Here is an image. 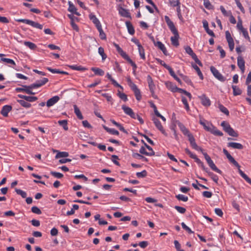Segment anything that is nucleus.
Returning <instances> with one entry per match:
<instances>
[{"label": "nucleus", "mask_w": 251, "mask_h": 251, "mask_svg": "<svg viewBox=\"0 0 251 251\" xmlns=\"http://www.w3.org/2000/svg\"><path fill=\"white\" fill-rule=\"evenodd\" d=\"M15 190L16 193L20 195L23 198H25L26 197L27 194L25 191L18 188H15Z\"/></svg>", "instance_id": "obj_46"}, {"label": "nucleus", "mask_w": 251, "mask_h": 251, "mask_svg": "<svg viewBox=\"0 0 251 251\" xmlns=\"http://www.w3.org/2000/svg\"><path fill=\"white\" fill-rule=\"evenodd\" d=\"M98 52L99 54L101 56L102 60H104L107 57V56L104 53L103 48L101 47H99L98 49Z\"/></svg>", "instance_id": "obj_47"}, {"label": "nucleus", "mask_w": 251, "mask_h": 251, "mask_svg": "<svg viewBox=\"0 0 251 251\" xmlns=\"http://www.w3.org/2000/svg\"><path fill=\"white\" fill-rule=\"evenodd\" d=\"M237 65L242 72L245 71V61L244 59L241 56L237 57Z\"/></svg>", "instance_id": "obj_21"}, {"label": "nucleus", "mask_w": 251, "mask_h": 251, "mask_svg": "<svg viewBox=\"0 0 251 251\" xmlns=\"http://www.w3.org/2000/svg\"><path fill=\"white\" fill-rule=\"evenodd\" d=\"M178 126L182 132V133L187 137H188L189 135H191L192 133L190 132L189 129L186 127V126L182 123H179L178 124Z\"/></svg>", "instance_id": "obj_17"}, {"label": "nucleus", "mask_w": 251, "mask_h": 251, "mask_svg": "<svg viewBox=\"0 0 251 251\" xmlns=\"http://www.w3.org/2000/svg\"><path fill=\"white\" fill-rule=\"evenodd\" d=\"M176 92H178L179 93H183L184 94H185L186 96H187L189 100H191V99H192V95L190 93L186 91V90L183 89H181V88H177V89H176Z\"/></svg>", "instance_id": "obj_41"}, {"label": "nucleus", "mask_w": 251, "mask_h": 251, "mask_svg": "<svg viewBox=\"0 0 251 251\" xmlns=\"http://www.w3.org/2000/svg\"><path fill=\"white\" fill-rule=\"evenodd\" d=\"M74 112L76 115L78 119L80 120H82L83 119V117L81 113V111H80L78 107L76 105H74Z\"/></svg>", "instance_id": "obj_31"}, {"label": "nucleus", "mask_w": 251, "mask_h": 251, "mask_svg": "<svg viewBox=\"0 0 251 251\" xmlns=\"http://www.w3.org/2000/svg\"><path fill=\"white\" fill-rule=\"evenodd\" d=\"M17 102L19 103L22 106L25 108H29L31 107V105L30 103L28 102L26 100H18Z\"/></svg>", "instance_id": "obj_40"}, {"label": "nucleus", "mask_w": 251, "mask_h": 251, "mask_svg": "<svg viewBox=\"0 0 251 251\" xmlns=\"http://www.w3.org/2000/svg\"><path fill=\"white\" fill-rule=\"evenodd\" d=\"M192 66L196 70L201 79L202 80L203 79V75L199 67L196 64L194 63L192 64Z\"/></svg>", "instance_id": "obj_36"}, {"label": "nucleus", "mask_w": 251, "mask_h": 251, "mask_svg": "<svg viewBox=\"0 0 251 251\" xmlns=\"http://www.w3.org/2000/svg\"><path fill=\"white\" fill-rule=\"evenodd\" d=\"M103 128L108 133L112 135H118L119 134V132L118 130L110 128L106 126H103Z\"/></svg>", "instance_id": "obj_32"}, {"label": "nucleus", "mask_w": 251, "mask_h": 251, "mask_svg": "<svg viewBox=\"0 0 251 251\" xmlns=\"http://www.w3.org/2000/svg\"><path fill=\"white\" fill-rule=\"evenodd\" d=\"M237 28L240 31L244 29L242 25V21L240 18L239 17L238 21L237 24Z\"/></svg>", "instance_id": "obj_63"}, {"label": "nucleus", "mask_w": 251, "mask_h": 251, "mask_svg": "<svg viewBox=\"0 0 251 251\" xmlns=\"http://www.w3.org/2000/svg\"><path fill=\"white\" fill-rule=\"evenodd\" d=\"M126 25L129 34L133 35L135 33V30L131 23L129 21H126Z\"/></svg>", "instance_id": "obj_28"}, {"label": "nucleus", "mask_w": 251, "mask_h": 251, "mask_svg": "<svg viewBox=\"0 0 251 251\" xmlns=\"http://www.w3.org/2000/svg\"><path fill=\"white\" fill-rule=\"evenodd\" d=\"M69 68L73 70L84 71L86 69L82 66H78L77 65H72L69 66Z\"/></svg>", "instance_id": "obj_34"}, {"label": "nucleus", "mask_w": 251, "mask_h": 251, "mask_svg": "<svg viewBox=\"0 0 251 251\" xmlns=\"http://www.w3.org/2000/svg\"><path fill=\"white\" fill-rule=\"evenodd\" d=\"M182 79L188 84L191 85L192 82L191 79L186 75H183L182 74L180 75Z\"/></svg>", "instance_id": "obj_58"}, {"label": "nucleus", "mask_w": 251, "mask_h": 251, "mask_svg": "<svg viewBox=\"0 0 251 251\" xmlns=\"http://www.w3.org/2000/svg\"><path fill=\"white\" fill-rule=\"evenodd\" d=\"M139 152L141 154L146 155L147 156H151V154L149 153L148 151H146L145 147L144 146H142L140 148L139 150Z\"/></svg>", "instance_id": "obj_54"}, {"label": "nucleus", "mask_w": 251, "mask_h": 251, "mask_svg": "<svg viewBox=\"0 0 251 251\" xmlns=\"http://www.w3.org/2000/svg\"><path fill=\"white\" fill-rule=\"evenodd\" d=\"M138 51H139L140 57L142 59L145 60L146 57H145V50H144V48L142 47V46H141L138 47Z\"/></svg>", "instance_id": "obj_44"}, {"label": "nucleus", "mask_w": 251, "mask_h": 251, "mask_svg": "<svg viewBox=\"0 0 251 251\" xmlns=\"http://www.w3.org/2000/svg\"><path fill=\"white\" fill-rule=\"evenodd\" d=\"M1 60L3 62H4L7 64H12L13 65H16L15 62L14 61L10 58H1Z\"/></svg>", "instance_id": "obj_55"}, {"label": "nucleus", "mask_w": 251, "mask_h": 251, "mask_svg": "<svg viewBox=\"0 0 251 251\" xmlns=\"http://www.w3.org/2000/svg\"><path fill=\"white\" fill-rule=\"evenodd\" d=\"M165 85L167 87V88L171 90L173 92H176L177 87L176 85H175L174 83H173L171 82L167 81L165 82Z\"/></svg>", "instance_id": "obj_25"}, {"label": "nucleus", "mask_w": 251, "mask_h": 251, "mask_svg": "<svg viewBox=\"0 0 251 251\" xmlns=\"http://www.w3.org/2000/svg\"><path fill=\"white\" fill-rule=\"evenodd\" d=\"M122 109L126 114L132 118H135V113L131 108L125 105H123L122 106Z\"/></svg>", "instance_id": "obj_10"}, {"label": "nucleus", "mask_w": 251, "mask_h": 251, "mask_svg": "<svg viewBox=\"0 0 251 251\" xmlns=\"http://www.w3.org/2000/svg\"><path fill=\"white\" fill-rule=\"evenodd\" d=\"M232 88L233 89V94L234 96H238L242 94V90L237 86L235 85H232Z\"/></svg>", "instance_id": "obj_38"}, {"label": "nucleus", "mask_w": 251, "mask_h": 251, "mask_svg": "<svg viewBox=\"0 0 251 251\" xmlns=\"http://www.w3.org/2000/svg\"><path fill=\"white\" fill-rule=\"evenodd\" d=\"M24 45L31 50H34L36 48V45L35 44L30 42H25Z\"/></svg>", "instance_id": "obj_52"}, {"label": "nucleus", "mask_w": 251, "mask_h": 251, "mask_svg": "<svg viewBox=\"0 0 251 251\" xmlns=\"http://www.w3.org/2000/svg\"><path fill=\"white\" fill-rule=\"evenodd\" d=\"M203 154L204 156L205 159L206 160L207 164H208L210 168L213 171H215L216 172L220 174H222V171H221L216 167V166L215 165L214 163L211 159L210 157L207 154V153L206 152H204L203 153Z\"/></svg>", "instance_id": "obj_4"}, {"label": "nucleus", "mask_w": 251, "mask_h": 251, "mask_svg": "<svg viewBox=\"0 0 251 251\" xmlns=\"http://www.w3.org/2000/svg\"><path fill=\"white\" fill-rule=\"evenodd\" d=\"M147 82L148 83L149 89L151 92H153V90H155V86L153 83V80L151 78V77L148 75L147 76Z\"/></svg>", "instance_id": "obj_18"}, {"label": "nucleus", "mask_w": 251, "mask_h": 251, "mask_svg": "<svg viewBox=\"0 0 251 251\" xmlns=\"http://www.w3.org/2000/svg\"><path fill=\"white\" fill-rule=\"evenodd\" d=\"M190 145L191 146V147H192V148L195 149V150L202 151V149L197 145L195 141H193V142L190 143Z\"/></svg>", "instance_id": "obj_60"}, {"label": "nucleus", "mask_w": 251, "mask_h": 251, "mask_svg": "<svg viewBox=\"0 0 251 251\" xmlns=\"http://www.w3.org/2000/svg\"><path fill=\"white\" fill-rule=\"evenodd\" d=\"M90 18L92 21L93 23L95 25L97 28L99 26H101V24L98 19L94 15H90Z\"/></svg>", "instance_id": "obj_30"}, {"label": "nucleus", "mask_w": 251, "mask_h": 251, "mask_svg": "<svg viewBox=\"0 0 251 251\" xmlns=\"http://www.w3.org/2000/svg\"><path fill=\"white\" fill-rule=\"evenodd\" d=\"M200 124L203 126L204 129L213 134L214 135L222 136L223 133L220 130H218L210 122L201 118L199 121Z\"/></svg>", "instance_id": "obj_2"}, {"label": "nucleus", "mask_w": 251, "mask_h": 251, "mask_svg": "<svg viewBox=\"0 0 251 251\" xmlns=\"http://www.w3.org/2000/svg\"><path fill=\"white\" fill-rule=\"evenodd\" d=\"M174 245L175 247L177 250V251H184L183 250L181 249V245L177 240L174 241Z\"/></svg>", "instance_id": "obj_61"}, {"label": "nucleus", "mask_w": 251, "mask_h": 251, "mask_svg": "<svg viewBox=\"0 0 251 251\" xmlns=\"http://www.w3.org/2000/svg\"><path fill=\"white\" fill-rule=\"evenodd\" d=\"M68 4H69L68 11L72 13H74V14L77 15V16H79L80 15L79 13L77 12L76 8H75V6L73 4V3L71 1H69Z\"/></svg>", "instance_id": "obj_27"}, {"label": "nucleus", "mask_w": 251, "mask_h": 251, "mask_svg": "<svg viewBox=\"0 0 251 251\" xmlns=\"http://www.w3.org/2000/svg\"><path fill=\"white\" fill-rule=\"evenodd\" d=\"M136 175L138 178H143L147 176V172L146 170H143L141 172L136 173Z\"/></svg>", "instance_id": "obj_56"}, {"label": "nucleus", "mask_w": 251, "mask_h": 251, "mask_svg": "<svg viewBox=\"0 0 251 251\" xmlns=\"http://www.w3.org/2000/svg\"><path fill=\"white\" fill-rule=\"evenodd\" d=\"M49 80L47 78L44 77L41 79L37 80L35 83H33L32 85L34 89L39 88L48 82Z\"/></svg>", "instance_id": "obj_14"}, {"label": "nucleus", "mask_w": 251, "mask_h": 251, "mask_svg": "<svg viewBox=\"0 0 251 251\" xmlns=\"http://www.w3.org/2000/svg\"><path fill=\"white\" fill-rule=\"evenodd\" d=\"M199 99L201 101V104L204 106H209L211 105V101L210 99L206 96L205 94L199 96Z\"/></svg>", "instance_id": "obj_11"}, {"label": "nucleus", "mask_w": 251, "mask_h": 251, "mask_svg": "<svg viewBox=\"0 0 251 251\" xmlns=\"http://www.w3.org/2000/svg\"><path fill=\"white\" fill-rule=\"evenodd\" d=\"M118 10L119 14L124 17L128 18L131 19V17L129 11L127 9H126L123 8L121 6H119L118 8Z\"/></svg>", "instance_id": "obj_13"}, {"label": "nucleus", "mask_w": 251, "mask_h": 251, "mask_svg": "<svg viewBox=\"0 0 251 251\" xmlns=\"http://www.w3.org/2000/svg\"><path fill=\"white\" fill-rule=\"evenodd\" d=\"M169 3L173 7H176L178 5H180L179 0H169Z\"/></svg>", "instance_id": "obj_57"}, {"label": "nucleus", "mask_w": 251, "mask_h": 251, "mask_svg": "<svg viewBox=\"0 0 251 251\" xmlns=\"http://www.w3.org/2000/svg\"><path fill=\"white\" fill-rule=\"evenodd\" d=\"M152 121L156 127L158 128V129L164 135L167 136V134L164 129L163 127L162 126L160 121L158 119L155 118H153L152 119Z\"/></svg>", "instance_id": "obj_12"}, {"label": "nucleus", "mask_w": 251, "mask_h": 251, "mask_svg": "<svg viewBox=\"0 0 251 251\" xmlns=\"http://www.w3.org/2000/svg\"><path fill=\"white\" fill-rule=\"evenodd\" d=\"M218 108L222 112L224 113L226 115H229V111L228 109L223 105L221 103H219Z\"/></svg>", "instance_id": "obj_42"}, {"label": "nucleus", "mask_w": 251, "mask_h": 251, "mask_svg": "<svg viewBox=\"0 0 251 251\" xmlns=\"http://www.w3.org/2000/svg\"><path fill=\"white\" fill-rule=\"evenodd\" d=\"M18 97L21 99H23L29 102H33L36 101L37 100V98L36 97L32 96H27L19 94L18 95Z\"/></svg>", "instance_id": "obj_19"}, {"label": "nucleus", "mask_w": 251, "mask_h": 251, "mask_svg": "<svg viewBox=\"0 0 251 251\" xmlns=\"http://www.w3.org/2000/svg\"><path fill=\"white\" fill-rule=\"evenodd\" d=\"M31 211L36 214L40 215L42 213L41 210L37 206H34L31 208Z\"/></svg>", "instance_id": "obj_59"}, {"label": "nucleus", "mask_w": 251, "mask_h": 251, "mask_svg": "<svg viewBox=\"0 0 251 251\" xmlns=\"http://www.w3.org/2000/svg\"><path fill=\"white\" fill-rule=\"evenodd\" d=\"M186 52L190 55L192 58L194 60L195 62L199 66H202V64L201 61L198 59L196 54L193 52L191 48L189 46H187L185 48Z\"/></svg>", "instance_id": "obj_7"}, {"label": "nucleus", "mask_w": 251, "mask_h": 251, "mask_svg": "<svg viewBox=\"0 0 251 251\" xmlns=\"http://www.w3.org/2000/svg\"><path fill=\"white\" fill-rule=\"evenodd\" d=\"M207 174L209 176H210L211 178L216 183H218V180H219V177L218 176L213 173L212 172L208 171L207 172Z\"/></svg>", "instance_id": "obj_43"}, {"label": "nucleus", "mask_w": 251, "mask_h": 251, "mask_svg": "<svg viewBox=\"0 0 251 251\" xmlns=\"http://www.w3.org/2000/svg\"><path fill=\"white\" fill-rule=\"evenodd\" d=\"M154 45L155 47H157L158 49H159L164 53V55H167V50L165 46V45L160 41H157L155 42L153 40Z\"/></svg>", "instance_id": "obj_15"}, {"label": "nucleus", "mask_w": 251, "mask_h": 251, "mask_svg": "<svg viewBox=\"0 0 251 251\" xmlns=\"http://www.w3.org/2000/svg\"><path fill=\"white\" fill-rule=\"evenodd\" d=\"M91 70L95 73V75H99L100 76H102L104 73V71L99 68H92Z\"/></svg>", "instance_id": "obj_37"}, {"label": "nucleus", "mask_w": 251, "mask_h": 251, "mask_svg": "<svg viewBox=\"0 0 251 251\" xmlns=\"http://www.w3.org/2000/svg\"><path fill=\"white\" fill-rule=\"evenodd\" d=\"M210 71L215 77L218 79L219 81L224 82L226 80V78L214 67L211 66L210 67Z\"/></svg>", "instance_id": "obj_8"}, {"label": "nucleus", "mask_w": 251, "mask_h": 251, "mask_svg": "<svg viewBox=\"0 0 251 251\" xmlns=\"http://www.w3.org/2000/svg\"><path fill=\"white\" fill-rule=\"evenodd\" d=\"M34 89L32 84L29 86L23 85L22 87H17L15 89L17 92H25L26 93L30 95H34L35 93L32 91Z\"/></svg>", "instance_id": "obj_6"}, {"label": "nucleus", "mask_w": 251, "mask_h": 251, "mask_svg": "<svg viewBox=\"0 0 251 251\" xmlns=\"http://www.w3.org/2000/svg\"><path fill=\"white\" fill-rule=\"evenodd\" d=\"M175 208L180 213L183 214L186 211V209L179 206H175Z\"/></svg>", "instance_id": "obj_62"}, {"label": "nucleus", "mask_w": 251, "mask_h": 251, "mask_svg": "<svg viewBox=\"0 0 251 251\" xmlns=\"http://www.w3.org/2000/svg\"><path fill=\"white\" fill-rule=\"evenodd\" d=\"M69 156V153L67 152L66 151H62V152H58L56 156L55 157L56 158H62V157H66Z\"/></svg>", "instance_id": "obj_53"}, {"label": "nucleus", "mask_w": 251, "mask_h": 251, "mask_svg": "<svg viewBox=\"0 0 251 251\" xmlns=\"http://www.w3.org/2000/svg\"><path fill=\"white\" fill-rule=\"evenodd\" d=\"M58 124L62 126L65 130H68V121L66 120H60L58 121Z\"/></svg>", "instance_id": "obj_39"}, {"label": "nucleus", "mask_w": 251, "mask_h": 251, "mask_svg": "<svg viewBox=\"0 0 251 251\" xmlns=\"http://www.w3.org/2000/svg\"><path fill=\"white\" fill-rule=\"evenodd\" d=\"M47 70L52 74H61L63 75H68V73L66 72L60 71L58 69H52L50 67H48Z\"/></svg>", "instance_id": "obj_33"}, {"label": "nucleus", "mask_w": 251, "mask_h": 251, "mask_svg": "<svg viewBox=\"0 0 251 251\" xmlns=\"http://www.w3.org/2000/svg\"><path fill=\"white\" fill-rule=\"evenodd\" d=\"M181 101L183 104L184 105L185 109L188 111L190 110L189 104L188 103L187 100L185 97L184 96L181 97Z\"/></svg>", "instance_id": "obj_50"}, {"label": "nucleus", "mask_w": 251, "mask_h": 251, "mask_svg": "<svg viewBox=\"0 0 251 251\" xmlns=\"http://www.w3.org/2000/svg\"><path fill=\"white\" fill-rule=\"evenodd\" d=\"M106 76L108 79H109L111 81L112 83L114 85V86L119 87L122 90H123V86H122L119 83H118V82L114 78H112V77L111 76V75L109 73H107L106 74Z\"/></svg>", "instance_id": "obj_24"}, {"label": "nucleus", "mask_w": 251, "mask_h": 251, "mask_svg": "<svg viewBox=\"0 0 251 251\" xmlns=\"http://www.w3.org/2000/svg\"><path fill=\"white\" fill-rule=\"evenodd\" d=\"M202 24L203 26L207 33L209 35L211 36L212 37H215V34L213 32V31L210 30L208 27V22L206 20H204L202 21Z\"/></svg>", "instance_id": "obj_22"}, {"label": "nucleus", "mask_w": 251, "mask_h": 251, "mask_svg": "<svg viewBox=\"0 0 251 251\" xmlns=\"http://www.w3.org/2000/svg\"><path fill=\"white\" fill-rule=\"evenodd\" d=\"M133 88L131 90L134 92L136 99L138 100H140L141 99L142 96L140 90L137 88V86H133Z\"/></svg>", "instance_id": "obj_26"}, {"label": "nucleus", "mask_w": 251, "mask_h": 251, "mask_svg": "<svg viewBox=\"0 0 251 251\" xmlns=\"http://www.w3.org/2000/svg\"><path fill=\"white\" fill-rule=\"evenodd\" d=\"M226 37L228 42L229 49L232 51L234 48V43L232 37L231 36L230 32L228 31L226 32Z\"/></svg>", "instance_id": "obj_9"}, {"label": "nucleus", "mask_w": 251, "mask_h": 251, "mask_svg": "<svg viewBox=\"0 0 251 251\" xmlns=\"http://www.w3.org/2000/svg\"><path fill=\"white\" fill-rule=\"evenodd\" d=\"M164 19L169 29H170L171 32L174 34V36L171 37V38L172 44L174 46L177 47L179 45V43L178 41L179 35L178 31L176 28L174 23L170 20V19L168 16H165Z\"/></svg>", "instance_id": "obj_1"}, {"label": "nucleus", "mask_w": 251, "mask_h": 251, "mask_svg": "<svg viewBox=\"0 0 251 251\" xmlns=\"http://www.w3.org/2000/svg\"><path fill=\"white\" fill-rule=\"evenodd\" d=\"M12 110V107L9 105H5L3 106L1 110V114L4 117H7L8 113Z\"/></svg>", "instance_id": "obj_20"}, {"label": "nucleus", "mask_w": 251, "mask_h": 251, "mask_svg": "<svg viewBox=\"0 0 251 251\" xmlns=\"http://www.w3.org/2000/svg\"><path fill=\"white\" fill-rule=\"evenodd\" d=\"M118 96L119 97V98L120 99H121L124 101H126L127 100V96L123 93H121V92H118Z\"/></svg>", "instance_id": "obj_64"}, {"label": "nucleus", "mask_w": 251, "mask_h": 251, "mask_svg": "<svg viewBox=\"0 0 251 251\" xmlns=\"http://www.w3.org/2000/svg\"><path fill=\"white\" fill-rule=\"evenodd\" d=\"M59 99L60 98L58 96H55L47 100L46 105L48 107L52 106L57 103Z\"/></svg>", "instance_id": "obj_16"}, {"label": "nucleus", "mask_w": 251, "mask_h": 251, "mask_svg": "<svg viewBox=\"0 0 251 251\" xmlns=\"http://www.w3.org/2000/svg\"><path fill=\"white\" fill-rule=\"evenodd\" d=\"M238 172L240 176L249 184L251 185V179L248 176L240 169H238Z\"/></svg>", "instance_id": "obj_35"}, {"label": "nucleus", "mask_w": 251, "mask_h": 251, "mask_svg": "<svg viewBox=\"0 0 251 251\" xmlns=\"http://www.w3.org/2000/svg\"><path fill=\"white\" fill-rule=\"evenodd\" d=\"M142 142L143 143L144 145V146L145 147V149L146 148L149 151H148L149 153L151 154V156H153L155 154V152L154 151H153V149H152L151 147L150 146H149L148 145H147L145 142L143 140H142Z\"/></svg>", "instance_id": "obj_48"}, {"label": "nucleus", "mask_w": 251, "mask_h": 251, "mask_svg": "<svg viewBox=\"0 0 251 251\" xmlns=\"http://www.w3.org/2000/svg\"><path fill=\"white\" fill-rule=\"evenodd\" d=\"M227 147L232 148L233 149L242 150L243 148V146L239 143L236 142H229L227 143Z\"/></svg>", "instance_id": "obj_23"}, {"label": "nucleus", "mask_w": 251, "mask_h": 251, "mask_svg": "<svg viewBox=\"0 0 251 251\" xmlns=\"http://www.w3.org/2000/svg\"><path fill=\"white\" fill-rule=\"evenodd\" d=\"M176 197L179 201H181L184 202H186L188 201V198L187 196H184L182 194H178L176 195Z\"/></svg>", "instance_id": "obj_51"}, {"label": "nucleus", "mask_w": 251, "mask_h": 251, "mask_svg": "<svg viewBox=\"0 0 251 251\" xmlns=\"http://www.w3.org/2000/svg\"><path fill=\"white\" fill-rule=\"evenodd\" d=\"M203 5L208 10L213 9L214 8L209 0H203Z\"/></svg>", "instance_id": "obj_45"}, {"label": "nucleus", "mask_w": 251, "mask_h": 251, "mask_svg": "<svg viewBox=\"0 0 251 251\" xmlns=\"http://www.w3.org/2000/svg\"><path fill=\"white\" fill-rule=\"evenodd\" d=\"M110 121L114 126H116L119 129V130H120L121 131H122L124 133L127 132L126 131V129H125V128L123 127V126L122 125H121L120 124L116 122L114 120L110 119Z\"/></svg>", "instance_id": "obj_29"}, {"label": "nucleus", "mask_w": 251, "mask_h": 251, "mask_svg": "<svg viewBox=\"0 0 251 251\" xmlns=\"http://www.w3.org/2000/svg\"><path fill=\"white\" fill-rule=\"evenodd\" d=\"M16 21L18 22L26 24L27 25L32 26V27L40 29H42L43 27L42 25H41L37 22H35L33 21L28 19H19L16 20Z\"/></svg>", "instance_id": "obj_5"}, {"label": "nucleus", "mask_w": 251, "mask_h": 251, "mask_svg": "<svg viewBox=\"0 0 251 251\" xmlns=\"http://www.w3.org/2000/svg\"><path fill=\"white\" fill-rule=\"evenodd\" d=\"M221 126L223 127L224 131L229 135L234 137H237L238 136L237 132L231 127L227 122L223 121L221 124Z\"/></svg>", "instance_id": "obj_3"}, {"label": "nucleus", "mask_w": 251, "mask_h": 251, "mask_svg": "<svg viewBox=\"0 0 251 251\" xmlns=\"http://www.w3.org/2000/svg\"><path fill=\"white\" fill-rule=\"evenodd\" d=\"M97 28L98 30L99 33H100V38L101 39H102V40L105 39L106 38V35L104 33V32H103V30H102V26H99V27H98Z\"/></svg>", "instance_id": "obj_49"}]
</instances>
